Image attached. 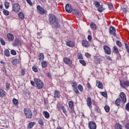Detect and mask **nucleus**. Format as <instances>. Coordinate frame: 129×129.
<instances>
[{"instance_id": "nucleus-1", "label": "nucleus", "mask_w": 129, "mask_h": 129, "mask_svg": "<svg viewBox=\"0 0 129 129\" xmlns=\"http://www.w3.org/2000/svg\"><path fill=\"white\" fill-rule=\"evenodd\" d=\"M34 81L36 84L37 89H42V88H43L44 84L43 83V82L41 81V80L39 79H35Z\"/></svg>"}, {"instance_id": "nucleus-2", "label": "nucleus", "mask_w": 129, "mask_h": 129, "mask_svg": "<svg viewBox=\"0 0 129 129\" xmlns=\"http://www.w3.org/2000/svg\"><path fill=\"white\" fill-rule=\"evenodd\" d=\"M94 5L96 7V8H98V11L99 13H102V12H103V11L105 10V9L103 8V6L102 5H100V3L99 2H94Z\"/></svg>"}, {"instance_id": "nucleus-3", "label": "nucleus", "mask_w": 129, "mask_h": 129, "mask_svg": "<svg viewBox=\"0 0 129 129\" xmlns=\"http://www.w3.org/2000/svg\"><path fill=\"white\" fill-rule=\"evenodd\" d=\"M24 112L27 118H32V116H33V113L30 109L27 108H24Z\"/></svg>"}, {"instance_id": "nucleus-4", "label": "nucleus", "mask_w": 129, "mask_h": 129, "mask_svg": "<svg viewBox=\"0 0 129 129\" xmlns=\"http://www.w3.org/2000/svg\"><path fill=\"white\" fill-rule=\"evenodd\" d=\"M20 10H21V6H20V4L15 3L12 5V11L14 12V13H19L20 12Z\"/></svg>"}, {"instance_id": "nucleus-5", "label": "nucleus", "mask_w": 129, "mask_h": 129, "mask_svg": "<svg viewBox=\"0 0 129 129\" xmlns=\"http://www.w3.org/2000/svg\"><path fill=\"white\" fill-rule=\"evenodd\" d=\"M116 32V30H115V28H114L113 26H110L109 27V33L110 35H112V36L115 37L116 36V33H115Z\"/></svg>"}, {"instance_id": "nucleus-6", "label": "nucleus", "mask_w": 129, "mask_h": 129, "mask_svg": "<svg viewBox=\"0 0 129 129\" xmlns=\"http://www.w3.org/2000/svg\"><path fill=\"white\" fill-rule=\"evenodd\" d=\"M66 11L69 14H71L72 11H73V9H72V6L70 4H67L65 7Z\"/></svg>"}, {"instance_id": "nucleus-7", "label": "nucleus", "mask_w": 129, "mask_h": 129, "mask_svg": "<svg viewBox=\"0 0 129 129\" xmlns=\"http://www.w3.org/2000/svg\"><path fill=\"white\" fill-rule=\"evenodd\" d=\"M103 49L105 54H107V55H110V54H111L110 48L108 46L104 45Z\"/></svg>"}, {"instance_id": "nucleus-8", "label": "nucleus", "mask_w": 129, "mask_h": 129, "mask_svg": "<svg viewBox=\"0 0 129 129\" xmlns=\"http://www.w3.org/2000/svg\"><path fill=\"white\" fill-rule=\"evenodd\" d=\"M56 22V17L53 15H49V23L51 25H53Z\"/></svg>"}, {"instance_id": "nucleus-9", "label": "nucleus", "mask_w": 129, "mask_h": 129, "mask_svg": "<svg viewBox=\"0 0 129 129\" xmlns=\"http://www.w3.org/2000/svg\"><path fill=\"white\" fill-rule=\"evenodd\" d=\"M89 128L90 129H96V123L93 121L89 122Z\"/></svg>"}, {"instance_id": "nucleus-10", "label": "nucleus", "mask_w": 129, "mask_h": 129, "mask_svg": "<svg viewBox=\"0 0 129 129\" xmlns=\"http://www.w3.org/2000/svg\"><path fill=\"white\" fill-rule=\"evenodd\" d=\"M122 101L123 102H124V103H125V102H126V96H125V94H124V93L123 92H121L120 94L119 95Z\"/></svg>"}, {"instance_id": "nucleus-11", "label": "nucleus", "mask_w": 129, "mask_h": 129, "mask_svg": "<svg viewBox=\"0 0 129 129\" xmlns=\"http://www.w3.org/2000/svg\"><path fill=\"white\" fill-rule=\"evenodd\" d=\"M37 10H38V11H39V12H40V14L41 15H45V14H46V11L45 10V9H44L39 5L37 6Z\"/></svg>"}, {"instance_id": "nucleus-12", "label": "nucleus", "mask_w": 129, "mask_h": 129, "mask_svg": "<svg viewBox=\"0 0 129 129\" xmlns=\"http://www.w3.org/2000/svg\"><path fill=\"white\" fill-rule=\"evenodd\" d=\"M120 85L123 88H124V86H129V82L127 81L122 82L121 80H120Z\"/></svg>"}, {"instance_id": "nucleus-13", "label": "nucleus", "mask_w": 129, "mask_h": 129, "mask_svg": "<svg viewBox=\"0 0 129 129\" xmlns=\"http://www.w3.org/2000/svg\"><path fill=\"white\" fill-rule=\"evenodd\" d=\"M63 62L66 63V64H68V65H70V64H72V60L68 57H64L63 58Z\"/></svg>"}, {"instance_id": "nucleus-14", "label": "nucleus", "mask_w": 129, "mask_h": 129, "mask_svg": "<svg viewBox=\"0 0 129 129\" xmlns=\"http://www.w3.org/2000/svg\"><path fill=\"white\" fill-rule=\"evenodd\" d=\"M20 44H21V40L18 38H16L15 42L12 43V45L14 47H17V46H19Z\"/></svg>"}, {"instance_id": "nucleus-15", "label": "nucleus", "mask_w": 129, "mask_h": 129, "mask_svg": "<svg viewBox=\"0 0 129 129\" xmlns=\"http://www.w3.org/2000/svg\"><path fill=\"white\" fill-rule=\"evenodd\" d=\"M73 15H75L77 18L80 17V13L77 9H74L72 11Z\"/></svg>"}, {"instance_id": "nucleus-16", "label": "nucleus", "mask_w": 129, "mask_h": 129, "mask_svg": "<svg viewBox=\"0 0 129 129\" xmlns=\"http://www.w3.org/2000/svg\"><path fill=\"white\" fill-rule=\"evenodd\" d=\"M82 45L84 47H85L86 48H88V47L90 46V44H89V42L85 40L82 41Z\"/></svg>"}, {"instance_id": "nucleus-17", "label": "nucleus", "mask_w": 129, "mask_h": 129, "mask_svg": "<svg viewBox=\"0 0 129 129\" xmlns=\"http://www.w3.org/2000/svg\"><path fill=\"white\" fill-rule=\"evenodd\" d=\"M7 38L8 40H10V41H14V35H13L12 33H8L7 34Z\"/></svg>"}, {"instance_id": "nucleus-18", "label": "nucleus", "mask_w": 129, "mask_h": 129, "mask_svg": "<svg viewBox=\"0 0 129 129\" xmlns=\"http://www.w3.org/2000/svg\"><path fill=\"white\" fill-rule=\"evenodd\" d=\"M35 123H36L35 122H30L27 125V128H32V127L35 125Z\"/></svg>"}, {"instance_id": "nucleus-19", "label": "nucleus", "mask_w": 129, "mask_h": 129, "mask_svg": "<svg viewBox=\"0 0 129 129\" xmlns=\"http://www.w3.org/2000/svg\"><path fill=\"white\" fill-rule=\"evenodd\" d=\"M69 106L71 109H74V103L72 101H70L69 102Z\"/></svg>"}, {"instance_id": "nucleus-20", "label": "nucleus", "mask_w": 129, "mask_h": 129, "mask_svg": "<svg viewBox=\"0 0 129 129\" xmlns=\"http://www.w3.org/2000/svg\"><path fill=\"white\" fill-rule=\"evenodd\" d=\"M121 101V99L120 98H117L115 101V103L117 106H120V102Z\"/></svg>"}, {"instance_id": "nucleus-21", "label": "nucleus", "mask_w": 129, "mask_h": 129, "mask_svg": "<svg viewBox=\"0 0 129 129\" xmlns=\"http://www.w3.org/2000/svg\"><path fill=\"white\" fill-rule=\"evenodd\" d=\"M113 52L115 53V54H119V52H118V48L116 46H114L113 47Z\"/></svg>"}, {"instance_id": "nucleus-22", "label": "nucleus", "mask_w": 129, "mask_h": 129, "mask_svg": "<svg viewBox=\"0 0 129 129\" xmlns=\"http://www.w3.org/2000/svg\"><path fill=\"white\" fill-rule=\"evenodd\" d=\"M18 17L21 20H24L25 19V15L23 12H20L18 14Z\"/></svg>"}, {"instance_id": "nucleus-23", "label": "nucleus", "mask_w": 129, "mask_h": 129, "mask_svg": "<svg viewBox=\"0 0 129 129\" xmlns=\"http://www.w3.org/2000/svg\"><path fill=\"white\" fill-rule=\"evenodd\" d=\"M96 86L100 89H102V87H103V85L98 81H97Z\"/></svg>"}, {"instance_id": "nucleus-24", "label": "nucleus", "mask_w": 129, "mask_h": 129, "mask_svg": "<svg viewBox=\"0 0 129 129\" xmlns=\"http://www.w3.org/2000/svg\"><path fill=\"white\" fill-rule=\"evenodd\" d=\"M60 97V92L58 91H54V98H59Z\"/></svg>"}, {"instance_id": "nucleus-25", "label": "nucleus", "mask_w": 129, "mask_h": 129, "mask_svg": "<svg viewBox=\"0 0 129 129\" xmlns=\"http://www.w3.org/2000/svg\"><path fill=\"white\" fill-rule=\"evenodd\" d=\"M91 104H92V102H91V98L89 97L87 98V105L88 106H91Z\"/></svg>"}, {"instance_id": "nucleus-26", "label": "nucleus", "mask_w": 129, "mask_h": 129, "mask_svg": "<svg viewBox=\"0 0 129 129\" xmlns=\"http://www.w3.org/2000/svg\"><path fill=\"white\" fill-rule=\"evenodd\" d=\"M43 114L44 115L45 118H49L50 117V114H49V112L46 111H44L43 112Z\"/></svg>"}, {"instance_id": "nucleus-27", "label": "nucleus", "mask_w": 129, "mask_h": 129, "mask_svg": "<svg viewBox=\"0 0 129 129\" xmlns=\"http://www.w3.org/2000/svg\"><path fill=\"white\" fill-rule=\"evenodd\" d=\"M67 45L69 47H71L72 48H73L74 47V44L73 43V42L72 41H68L67 42Z\"/></svg>"}, {"instance_id": "nucleus-28", "label": "nucleus", "mask_w": 129, "mask_h": 129, "mask_svg": "<svg viewBox=\"0 0 129 129\" xmlns=\"http://www.w3.org/2000/svg\"><path fill=\"white\" fill-rule=\"evenodd\" d=\"M12 64H14V65H17L18 63H19V60L17 58H14L12 59Z\"/></svg>"}, {"instance_id": "nucleus-29", "label": "nucleus", "mask_w": 129, "mask_h": 129, "mask_svg": "<svg viewBox=\"0 0 129 129\" xmlns=\"http://www.w3.org/2000/svg\"><path fill=\"white\" fill-rule=\"evenodd\" d=\"M115 129H122V126H121L120 125V124H119V123H117L115 124Z\"/></svg>"}, {"instance_id": "nucleus-30", "label": "nucleus", "mask_w": 129, "mask_h": 129, "mask_svg": "<svg viewBox=\"0 0 129 129\" xmlns=\"http://www.w3.org/2000/svg\"><path fill=\"white\" fill-rule=\"evenodd\" d=\"M44 55L43 54V53H40L39 54V60H40V61H42V60H44Z\"/></svg>"}, {"instance_id": "nucleus-31", "label": "nucleus", "mask_w": 129, "mask_h": 129, "mask_svg": "<svg viewBox=\"0 0 129 129\" xmlns=\"http://www.w3.org/2000/svg\"><path fill=\"white\" fill-rule=\"evenodd\" d=\"M116 44L117 46H118L120 48H121V47H122V44H121V42L120 41H119V40H117L116 41Z\"/></svg>"}, {"instance_id": "nucleus-32", "label": "nucleus", "mask_w": 129, "mask_h": 129, "mask_svg": "<svg viewBox=\"0 0 129 129\" xmlns=\"http://www.w3.org/2000/svg\"><path fill=\"white\" fill-rule=\"evenodd\" d=\"M41 65L42 68H46V67H47V62L45 61H42L41 62Z\"/></svg>"}, {"instance_id": "nucleus-33", "label": "nucleus", "mask_w": 129, "mask_h": 129, "mask_svg": "<svg viewBox=\"0 0 129 129\" xmlns=\"http://www.w3.org/2000/svg\"><path fill=\"white\" fill-rule=\"evenodd\" d=\"M3 14L5 15V16H9V15H10V12H9V11L6 10V9H4L3 10Z\"/></svg>"}, {"instance_id": "nucleus-34", "label": "nucleus", "mask_w": 129, "mask_h": 129, "mask_svg": "<svg viewBox=\"0 0 129 129\" xmlns=\"http://www.w3.org/2000/svg\"><path fill=\"white\" fill-rule=\"evenodd\" d=\"M4 5H5V7L6 9L8 10V9H9V8H10V3L8 2H5L4 3Z\"/></svg>"}, {"instance_id": "nucleus-35", "label": "nucleus", "mask_w": 129, "mask_h": 129, "mask_svg": "<svg viewBox=\"0 0 129 129\" xmlns=\"http://www.w3.org/2000/svg\"><path fill=\"white\" fill-rule=\"evenodd\" d=\"M104 109H105L106 112H109V110L110 109V108L109 107V106L108 105H106L104 107Z\"/></svg>"}, {"instance_id": "nucleus-36", "label": "nucleus", "mask_w": 129, "mask_h": 129, "mask_svg": "<svg viewBox=\"0 0 129 129\" xmlns=\"http://www.w3.org/2000/svg\"><path fill=\"white\" fill-rule=\"evenodd\" d=\"M91 28L92 30H96V25L95 24L92 23L91 24Z\"/></svg>"}, {"instance_id": "nucleus-37", "label": "nucleus", "mask_w": 129, "mask_h": 129, "mask_svg": "<svg viewBox=\"0 0 129 129\" xmlns=\"http://www.w3.org/2000/svg\"><path fill=\"white\" fill-rule=\"evenodd\" d=\"M4 55H5V56H7V57H9V56H10V51H9V50L6 49L4 51Z\"/></svg>"}, {"instance_id": "nucleus-38", "label": "nucleus", "mask_w": 129, "mask_h": 129, "mask_svg": "<svg viewBox=\"0 0 129 129\" xmlns=\"http://www.w3.org/2000/svg\"><path fill=\"white\" fill-rule=\"evenodd\" d=\"M13 103L15 105H18V104H19V102L18 101V100H17L16 98L13 99Z\"/></svg>"}, {"instance_id": "nucleus-39", "label": "nucleus", "mask_w": 129, "mask_h": 129, "mask_svg": "<svg viewBox=\"0 0 129 129\" xmlns=\"http://www.w3.org/2000/svg\"><path fill=\"white\" fill-rule=\"evenodd\" d=\"M5 96V92L3 89H0V97H4Z\"/></svg>"}, {"instance_id": "nucleus-40", "label": "nucleus", "mask_w": 129, "mask_h": 129, "mask_svg": "<svg viewBox=\"0 0 129 129\" xmlns=\"http://www.w3.org/2000/svg\"><path fill=\"white\" fill-rule=\"evenodd\" d=\"M100 94L104 97H107V93L106 92H100Z\"/></svg>"}, {"instance_id": "nucleus-41", "label": "nucleus", "mask_w": 129, "mask_h": 129, "mask_svg": "<svg viewBox=\"0 0 129 129\" xmlns=\"http://www.w3.org/2000/svg\"><path fill=\"white\" fill-rule=\"evenodd\" d=\"M64 106H63L62 104H60V103H57V108L59 110L61 109V108L62 109V107H63Z\"/></svg>"}, {"instance_id": "nucleus-42", "label": "nucleus", "mask_w": 129, "mask_h": 129, "mask_svg": "<svg viewBox=\"0 0 129 129\" xmlns=\"http://www.w3.org/2000/svg\"><path fill=\"white\" fill-rule=\"evenodd\" d=\"M78 88L80 91H83V87L81 85H79L78 86Z\"/></svg>"}, {"instance_id": "nucleus-43", "label": "nucleus", "mask_w": 129, "mask_h": 129, "mask_svg": "<svg viewBox=\"0 0 129 129\" xmlns=\"http://www.w3.org/2000/svg\"><path fill=\"white\" fill-rule=\"evenodd\" d=\"M54 24V25L55 26V28H59L60 24H59V23H58L56 21H55Z\"/></svg>"}, {"instance_id": "nucleus-44", "label": "nucleus", "mask_w": 129, "mask_h": 129, "mask_svg": "<svg viewBox=\"0 0 129 129\" xmlns=\"http://www.w3.org/2000/svg\"><path fill=\"white\" fill-rule=\"evenodd\" d=\"M79 62L81 64H82L83 66H86V62H85L84 60H80Z\"/></svg>"}, {"instance_id": "nucleus-45", "label": "nucleus", "mask_w": 129, "mask_h": 129, "mask_svg": "<svg viewBox=\"0 0 129 129\" xmlns=\"http://www.w3.org/2000/svg\"><path fill=\"white\" fill-rule=\"evenodd\" d=\"M0 42H1V44L3 45V46H5V45H6V42L2 38H0Z\"/></svg>"}, {"instance_id": "nucleus-46", "label": "nucleus", "mask_w": 129, "mask_h": 129, "mask_svg": "<svg viewBox=\"0 0 129 129\" xmlns=\"http://www.w3.org/2000/svg\"><path fill=\"white\" fill-rule=\"evenodd\" d=\"M95 111L96 112H98L99 113H100V109L98 107H95Z\"/></svg>"}, {"instance_id": "nucleus-47", "label": "nucleus", "mask_w": 129, "mask_h": 129, "mask_svg": "<svg viewBox=\"0 0 129 129\" xmlns=\"http://www.w3.org/2000/svg\"><path fill=\"white\" fill-rule=\"evenodd\" d=\"M72 87H73V88H77V83H76V82L75 83H72Z\"/></svg>"}, {"instance_id": "nucleus-48", "label": "nucleus", "mask_w": 129, "mask_h": 129, "mask_svg": "<svg viewBox=\"0 0 129 129\" xmlns=\"http://www.w3.org/2000/svg\"><path fill=\"white\" fill-rule=\"evenodd\" d=\"M73 90L76 94H79V91H78V89H77V88H74Z\"/></svg>"}, {"instance_id": "nucleus-49", "label": "nucleus", "mask_w": 129, "mask_h": 129, "mask_svg": "<svg viewBox=\"0 0 129 129\" xmlns=\"http://www.w3.org/2000/svg\"><path fill=\"white\" fill-rule=\"evenodd\" d=\"M32 70L33 71H34V72H35L36 73L38 72V69L35 66L32 67Z\"/></svg>"}, {"instance_id": "nucleus-50", "label": "nucleus", "mask_w": 129, "mask_h": 129, "mask_svg": "<svg viewBox=\"0 0 129 129\" xmlns=\"http://www.w3.org/2000/svg\"><path fill=\"white\" fill-rule=\"evenodd\" d=\"M108 6L110 10H112V9H113V5H112V4H109Z\"/></svg>"}, {"instance_id": "nucleus-51", "label": "nucleus", "mask_w": 129, "mask_h": 129, "mask_svg": "<svg viewBox=\"0 0 129 129\" xmlns=\"http://www.w3.org/2000/svg\"><path fill=\"white\" fill-rule=\"evenodd\" d=\"M38 123L40 125H44V122H43V120L42 119L39 120Z\"/></svg>"}, {"instance_id": "nucleus-52", "label": "nucleus", "mask_w": 129, "mask_h": 129, "mask_svg": "<svg viewBox=\"0 0 129 129\" xmlns=\"http://www.w3.org/2000/svg\"><path fill=\"white\" fill-rule=\"evenodd\" d=\"M11 53L12 55H17V52H16V50H11Z\"/></svg>"}, {"instance_id": "nucleus-53", "label": "nucleus", "mask_w": 129, "mask_h": 129, "mask_svg": "<svg viewBox=\"0 0 129 129\" xmlns=\"http://www.w3.org/2000/svg\"><path fill=\"white\" fill-rule=\"evenodd\" d=\"M46 75L47 77H48V78L51 79L52 77L51 74H50L49 73H46Z\"/></svg>"}, {"instance_id": "nucleus-54", "label": "nucleus", "mask_w": 129, "mask_h": 129, "mask_svg": "<svg viewBox=\"0 0 129 129\" xmlns=\"http://www.w3.org/2000/svg\"><path fill=\"white\" fill-rule=\"evenodd\" d=\"M88 39L89 40V42H91V40H92V36H91V35H88Z\"/></svg>"}, {"instance_id": "nucleus-55", "label": "nucleus", "mask_w": 129, "mask_h": 129, "mask_svg": "<svg viewBox=\"0 0 129 129\" xmlns=\"http://www.w3.org/2000/svg\"><path fill=\"white\" fill-rule=\"evenodd\" d=\"M26 2L30 5V6H33V3H32L31 0H26Z\"/></svg>"}, {"instance_id": "nucleus-56", "label": "nucleus", "mask_w": 129, "mask_h": 129, "mask_svg": "<svg viewBox=\"0 0 129 129\" xmlns=\"http://www.w3.org/2000/svg\"><path fill=\"white\" fill-rule=\"evenodd\" d=\"M61 109H62V111L63 113H65V114L67 113V111H66V109H65V107L64 106L62 107Z\"/></svg>"}, {"instance_id": "nucleus-57", "label": "nucleus", "mask_w": 129, "mask_h": 129, "mask_svg": "<svg viewBox=\"0 0 129 129\" xmlns=\"http://www.w3.org/2000/svg\"><path fill=\"white\" fill-rule=\"evenodd\" d=\"M6 87L7 89H9L10 88V83H7L6 84Z\"/></svg>"}, {"instance_id": "nucleus-58", "label": "nucleus", "mask_w": 129, "mask_h": 129, "mask_svg": "<svg viewBox=\"0 0 129 129\" xmlns=\"http://www.w3.org/2000/svg\"><path fill=\"white\" fill-rule=\"evenodd\" d=\"M125 109L126 110H129V103L126 104Z\"/></svg>"}, {"instance_id": "nucleus-59", "label": "nucleus", "mask_w": 129, "mask_h": 129, "mask_svg": "<svg viewBox=\"0 0 129 129\" xmlns=\"http://www.w3.org/2000/svg\"><path fill=\"white\" fill-rule=\"evenodd\" d=\"M122 11H123L124 14H126V12H127V9H126V8H123L122 9Z\"/></svg>"}, {"instance_id": "nucleus-60", "label": "nucleus", "mask_w": 129, "mask_h": 129, "mask_svg": "<svg viewBox=\"0 0 129 129\" xmlns=\"http://www.w3.org/2000/svg\"><path fill=\"white\" fill-rule=\"evenodd\" d=\"M25 70H24L23 69L21 70V75L24 76L25 75Z\"/></svg>"}, {"instance_id": "nucleus-61", "label": "nucleus", "mask_w": 129, "mask_h": 129, "mask_svg": "<svg viewBox=\"0 0 129 129\" xmlns=\"http://www.w3.org/2000/svg\"><path fill=\"white\" fill-rule=\"evenodd\" d=\"M78 59H83V57L82 56V54L79 55L78 56Z\"/></svg>"}, {"instance_id": "nucleus-62", "label": "nucleus", "mask_w": 129, "mask_h": 129, "mask_svg": "<svg viewBox=\"0 0 129 129\" xmlns=\"http://www.w3.org/2000/svg\"><path fill=\"white\" fill-rule=\"evenodd\" d=\"M87 86L89 89H91V86H90V84L89 83H88L87 84Z\"/></svg>"}, {"instance_id": "nucleus-63", "label": "nucleus", "mask_w": 129, "mask_h": 129, "mask_svg": "<svg viewBox=\"0 0 129 129\" xmlns=\"http://www.w3.org/2000/svg\"><path fill=\"white\" fill-rule=\"evenodd\" d=\"M86 56L87 57V58H90L91 55H90V54H89L88 53H86Z\"/></svg>"}, {"instance_id": "nucleus-64", "label": "nucleus", "mask_w": 129, "mask_h": 129, "mask_svg": "<svg viewBox=\"0 0 129 129\" xmlns=\"http://www.w3.org/2000/svg\"><path fill=\"white\" fill-rule=\"evenodd\" d=\"M125 127L126 129H129V123L126 124Z\"/></svg>"}]
</instances>
